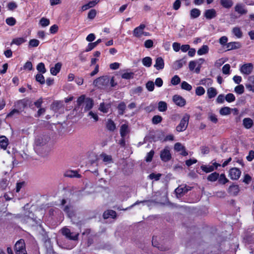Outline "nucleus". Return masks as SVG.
<instances>
[{"instance_id":"473e14b6","label":"nucleus","mask_w":254,"mask_h":254,"mask_svg":"<svg viewBox=\"0 0 254 254\" xmlns=\"http://www.w3.org/2000/svg\"><path fill=\"white\" fill-rule=\"evenodd\" d=\"M208 46L204 45L198 50L197 53L198 55L201 56L208 53Z\"/></svg>"},{"instance_id":"052dcab7","label":"nucleus","mask_w":254,"mask_h":254,"mask_svg":"<svg viewBox=\"0 0 254 254\" xmlns=\"http://www.w3.org/2000/svg\"><path fill=\"white\" fill-rule=\"evenodd\" d=\"M222 72L224 74H228L230 73V65L229 64H225L223 67H222Z\"/></svg>"},{"instance_id":"423d86ee","label":"nucleus","mask_w":254,"mask_h":254,"mask_svg":"<svg viewBox=\"0 0 254 254\" xmlns=\"http://www.w3.org/2000/svg\"><path fill=\"white\" fill-rule=\"evenodd\" d=\"M62 233L66 238L70 240H77L78 238V234H76L73 235V233L71 232L69 229L67 228H64L62 230Z\"/></svg>"},{"instance_id":"6e6d98bb","label":"nucleus","mask_w":254,"mask_h":254,"mask_svg":"<svg viewBox=\"0 0 254 254\" xmlns=\"http://www.w3.org/2000/svg\"><path fill=\"white\" fill-rule=\"evenodd\" d=\"M235 91L239 94H242L244 92V87L242 84H240L235 88Z\"/></svg>"},{"instance_id":"e2e57ef3","label":"nucleus","mask_w":254,"mask_h":254,"mask_svg":"<svg viewBox=\"0 0 254 254\" xmlns=\"http://www.w3.org/2000/svg\"><path fill=\"white\" fill-rule=\"evenodd\" d=\"M96 14V10L94 9H92L88 13V18L90 19H93L95 17Z\"/></svg>"},{"instance_id":"9b49d317","label":"nucleus","mask_w":254,"mask_h":254,"mask_svg":"<svg viewBox=\"0 0 254 254\" xmlns=\"http://www.w3.org/2000/svg\"><path fill=\"white\" fill-rule=\"evenodd\" d=\"M173 101L176 105L180 107H183L186 104V100L178 95H175L173 97Z\"/></svg>"},{"instance_id":"37998d69","label":"nucleus","mask_w":254,"mask_h":254,"mask_svg":"<svg viewBox=\"0 0 254 254\" xmlns=\"http://www.w3.org/2000/svg\"><path fill=\"white\" fill-rule=\"evenodd\" d=\"M181 88L184 90H186L189 91H190L192 89L191 85L185 81H184L182 82Z\"/></svg>"},{"instance_id":"c756f323","label":"nucleus","mask_w":254,"mask_h":254,"mask_svg":"<svg viewBox=\"0 0 254 254\" xmlns=\"http://www.w3.org/2000/svg\"><path fill=\"white\" fill-rule=\"evenodd\" d=\"M208 97L212 99L216 96L217 94L216 89L214 87H210L207 90Z\"/></svg>"},{"instance_id":"680f3d73","label":"nucleus","mask_w":254,"mask_h":254,"mask_svg":"<svg viewBox=\"0 0 254 254\" xmlns=\"http://www.w3.org/2000/svg\"><path fill=\"white\" fill-rule=\"evenodd\" d=\"M134 73L133 72H125L122 75V77L126 79H130L133 77Z\"/></svg>"},{"instance_id":"f704fd0d","label":"nucleus","mask_w":254,"mask_h":254,"mask_svg":"<svg viewBox=\"0 0 254 254\" xmlns=\"http://www.w3.org/2000/svg\"><path fill=\"white\" fill-rule=\"evenodd\" d=\"M118 110L120 115H123L126 109V105L125 102H121L118 106Z\"/></svg>"},{"instance_id":"412c9836","label":"nucleus","mask_w":254,"mask_h":254,"mask_svg":"<svg viewBox=\"0 0 254 254\" xmlns=\"http://www.w3.org/2000/svg\"><path fill=\"white\" fill-rule=\"evenodd\" d=\"M235 10L241 15L246 14L248 12L242 3L237 4L235 6Z\"/></svg>"},{"instance_id":"3c124183","label":"nucleus","mask_w":254,"mask_h":254,"mask_svg":"<svg viewBox=\"0 0 254 254\" xmlns=\"http://www.w3.org/2000/svg\"><path fill=\"white\" fill-rule=\"evenodd\" d=\"M181 82V79L177 75H174L171 79V82L174 85H176L179 84Z\"/></svg>"},{"instance_id":"6ab92c4d","label":"nucleus","mask_w":254,"mask_h":254,"mask_svg":"<svg viewBox=\"0 0 254 254\" xmlns=\"http://www.w3.org/2000/svg\"><path fill=\"white\" fill-rule=\"evenodd\" d=\"M241 47V44L238 42H231L226 44L227 51L235 50Z\"/></svg>"},{"instance_id":"7c9ffc66","label":"nucleus","mask_w":254,"mask_h":254,"mask_svg":"<svg viewBox=\"0 0 254 254\" xmlns=\"http://www.w3.org/2000/svg\"><path fill=\"white\" fill-rule=\"evenodd\" d=\"M26 40L23 37H18L13 39L11 42V44H15L17 46H20L22 44L25 43Z\"/></svg>"},{"instance_id":"4c0bfd02","label":"nucleus","mask_w":254,"mask_h":254,"mask_svg":"<svg viewBox=\"0 0 254 254\" xmlns=\"http://www.w3.org/2000/svg\"><path fill=\"white\" fill-rule=\"evenodd\" d=\"M43 73H39L35 75V79L41 84H44L45 83V77L43 75Z\"/></svg>"},{"instance_id":"8fccbe9b","label":"nucleus","mask_w":254,"mask_h":254,"mask_svg":"<svg viewBox=\"0 0 254 254\" xmlns=\"http://www.w3.org/2000/svg\"><path fill=\"white\" fill-rule=\"evenodd\" d=\"M162 117L159 115L154 116L152 119V122L153 124L157 125L161 123L162 121Z\"/></svg>"},{"instance_id":"774afa93","label":"nucleus","mask_w":254,"mask_h":254,"mask_svg":"<svg viewBox=\"0 0 254 254\" xmlns=\"http://www.w3.org/2000/svg\"><path fill=\"white\" fill-rule=\"evenodd\" d=\"M144 46L146 48H151L153 46V42L152 40L148 39L145 41Z\"/></svg>"},{"instance_id":"7ed1b4c3","label":"nucleus","mask_w":254,"mask_h":254,"mask_svg":"<svg viewBox=\"0 0 254 254\" xmlns=\"http://www.w3.org/2000/svg\"><path fill=\"white\" fill-rule=\"evenodd\" d=\"M14 249L15 254H27L25 241L22 239L16 242Z\"/></svg>"},{"instance_id":"de8ad7c7","label":"nucleus","mask_w":254,"mask_h":254,"mask_svg":"<svg viewBox=\"0 0 254 254\" xmlns=\"http://www.w3.org/2000/svg\"><path fill=\"white\" fill-rule=\"evenodd\" d=\"M99 109L101 112L104 113H107L109 111V107L108 105L103 102L100 103Z\"/></svg>"},{"instance_id":"bb28decb","label":"nucleus","mask_w":254,"mask_h":254,"mask_svg":"<svg viewBox=\"0 0 254 254\" xmlns=\"http://www.w3.org/2000/svg\"><path fill=\"white\" fill-rule=\"evenodd\" d=\"M243 125L246 128L249 129L253 125V121L249 118H244L243 119Z\"/></svg>"},{"instance_id":"c85d7f7f","label":"nucleus","mask_w":254,"mask_h":254,"mask_svg":"<svg viewBox=\"0 0 254 254\" xmlns=\"http://www.w3.org/2000/svg\"><path fill=\"white\" fill-rule=\"evenodd\" d=\"M201 12L199 9L197 8H192L190 11V18L192 19L198 17L200 15Z\"/></svg>"},{"instance_id":"a211bd4d","label":"nucleus","mask_w":254,"mask_h":254,"mask_svg":"<svg viewBox=\"0 0 254 254\" xmlns=\"http://www.w3.org/2000/svg\"><path fill=\"white\" fill-rule=\"evenodd\" d=\"M103 217L105 219H108L110 217L115 218L117 217V213L113 210H107L103 213Z\"/></svg>"},{"instance_id":"cd10ccee","label":"nucleus","mask_w":254,"mask_h":254,"mask_svg":"<svg viewBox=\"0 0 254 254\" xmlns=\"http://www.w3.org/2000/svg\"><path fill=\"white\" fill-rule=\"evenodd\" d=\"M220 4L225 8H230L233 4L232 0H220Z\"/></svg>"},{"instance_id":"0eeeda50","label":"nucleus","mask_w":254,"mask_h":254,"mask_svg":"<svg viewBox=\"0 0 254 254\" xmlns=\"http://www.w3.org/2000/svg\"><path fill=\"white\" fill-rule=\"evenodd\" d=\"M191 190V187L185 185L184 187L182 186L178 187L175 189V192L177 197H182Z\"/></svg>"},{"instance_id":"2f4dec72","label":"nucleus","mask_w":254,"mask_h":254,"mask_svg":"<svg viewBox=\"0 0 254 254\" xmlns=\"http://www.w3.org/2000/svg\"><path fill=\"white\" fill-rule=\"evenodd\" d=\"M233 34L238 38H241L243 36V32L239 27H235L232 29Z\"/></svg>"},{"instance_id":"2eb2a0df","label":"nucleus","mask_w":254,"mask_h":254,"mask_svg":"<svg viewBox=\"0 0 254 254\" xmlns=\"http://www.w3.org/2000/svg\"><path fill=\"white\" fill-rule=\"evenodd\" d=\"M204 15L207 19H211L216 16L217 13L216 10L214 9L211 8L206 10L205 11Z\"/></svg>"},{"instance_id":"6e6552de","label":"nucleus","mask_w":254,"mask_h":254,"mask_svg":"<svg viewBox=\"0 0 254 254\" xmlns=\"http://www.w3.org/2000/svg\"><path fill=\"white\" fill-rule=\"evenodd\" d=\"M254 68L253 64L252 63H247L243 64L240 67V71L246 75L250 74Z\"/></svg>"},{"instance_id":"ddd939ff","label":"nucleus","mask_w":254,"mask_h":254,"mask_svg":"<svg viewBox=\"0 0 254 254\" xmlns=\"http://www.w3.org/2000/svg\"><path fill=\"white\" fill-rule=\"evenodd\" d=\"M145 28V25L144 24H141L139 26L135 28L133 31V36L137 38L141 37Z\"/></svg>"},{"instance_id":"79ce46f5","label":"nucleus","mask_w":254,"mask_h":254,"mask_svg":"<svg viewBox=\"0 0 254 254\" xmlns=\"http://www.w3.org/2000/svg\"><path fill=\"white\" fill-rule=\"evenodd\" d=\"M185 63V62H183V60L176 61L174 64V68L176 70L180 69L183 67Z\"/></svg>"},{"instance_id":"49530a36","label":"nucleus","mask_w":254,"mask_h":254,"mask_svg":"<svg viewBox=\"0 0 254 254\" xmlns=\"http://www.w3.org/2000/svg\"><path fill=\"white\" fill-rule=\"evenodd\" d=\"M225 98L226 101L228 103L234 102L236 99L235 96L232 93L227 94L225 97Z\"/></svg>"},{"instance_id":"5fc2aeb1","label":"nucleus","mask_w":254,"mask_h":254,"mask_svg":"<svg viewBox=\"0 0 254 254\" xmlns=\"http://www.w3.org/2000/svg\"><path fill=\"white\" fill-rule=\"evenodd\" d=\"M154 154V151L153 150H151L148 153H147L145 157V161L147 162H151L152 160Z\"/></svg>"},{"instance_id":"0e129e2a","label":"nucleus","mask_w":254,"mask_h":254,"mask_svg":"<svg viewBox=\"0 0 254 254\" xmlns=\"http://www.w3.org/2000/svg\"><path fill=\"white\" fill-rule=\"evenodd\" d=\"M86 100L85 96L84 95H81L77 99V104L78 106H80L82 103L85 102Z\"/></svg>"},{"instance_id":"1a4fd4ad","label":"nucleus","mask_w":254,"mask_h":254,"mask_svg":"<svg viewBox=\"0 0 254 254\" xmlns=\"http://www.w3.org/2000/svg\"><path fill=\"white\" fill-rule=\"evenodd\" d=\"M241 170L237 168H232L229 170V176L232 180H238L241 176Z\"/></svg>"},{"instance_id":"ea45409f","label":"nucleus","mask_w":254,"mask_h":254,"mask_svg":"<svg viewBox=\"0 0 254 254\" xmlns=\"http://www.w3.org/2000/svg\"><path fill=\"white\" fill-rule=\"evenodd\" d=\"M218 183L220 184L225 185L229 182L228 179L226 177L224 174H221L218 179Z\"/></svg>"},{"instance_id":"a18cd8bd","label":"nucleus","mask_w":254,"mask_h":254,"mask_svg":"<svg viewBox=\"0 0 254 254\" xmlns=\"http://www.w3.org/2000/svg\"><path fill=\"white\" fill-rule=\"evenodd\" d=\"M161 175H162L160 173L155 174L154 173H152L148 176V178L151 180H154L157 181L160 180Z\"/></svg>"},{"instance_id":"c9c22d12","label":"nucleus","mask_w":254,"mask_h":254,"mask_svg":"<svg viewBox=\"0 0 254 254\" xmlns=\"http://www.w3.org/2000/svg\"><path fill=\"white\" fill-rule=\"evenodd\" d=\"M219 176V173L215 172L209 175L207 177V180L210 182H215L218 180Z\"/></svg>"},{"instance_id":"f257e3e1","label":"nucleus","mask_w":254,"mask_h":254,"mask_svg":"<svg viewBox=\"0 0 254 254\" xmlns=\"http://www.w3.org/2000/svg\"><path fill=\"white\" fill-rule=\"evenodd\" d=\"M110 77L108 76H102L93 81V85L101 89H106L109 84Z\"/></svg>"},{"instance_id":"e433bc0d","label":"nucleus","mask_w":254,"mask_h":254,"mask_svg":"<svg viewBox=\"0 0 254 254\" xmlns=\"http://www.w3.org/2000/svg\"><path fill=\"white\" fill-rule=\"evenodd\" d=\"M142 64L146 67H150L152 64V59L149 57H146L142 59Z\"/></svg>"},{"instance_id":"b1692460","label":"nucleus","mask_w":254,"mask_h":254,"mask_svg":"<svg viewBox=\"0 0 254 254\" xmlns=\"http://www.w3.org/2000/svg\"><path fill=\"white\" fill-rule=\"evenodd\" d=\"M129 132L128 126L127 124H123L120 127V135L122 137H125Z\"/></svg>"},{"instance_id":"dca6fc26","label":"nucleus","mask_w":254,"mask_h":254,"mask_svg":"<svg viewBox=\"0 0 254 254\" xmlns=\"http://www.w3.org/2000/svg\"><path fill=\"white\" fill-rule=\"evenodd\" d=\"M240 190L238 185H231L228 190V193L233 196H236L239 192Z\"/></svg>"},{"instance_id":"864d4df0","label":"nucleus","mask_w":254,"mask_h":254,"mask_svg":"<svg viewBox=\"0 0 254 254\" xmlns=\"http://www.w3.org/2000/svg\"><path fill=\"white\" fill-rule=\"evenodd\" d=\"M39 41L37 39H31L29 42V46L30 47H37L39 46Z\"/></svg>"},{"instance_id":"9d476101","label":"nucleus","mask_w":254,"mask_h":254,"mask_svg":"<svg viewBox=\"0 0 254 254\" xmlns=\"http://www.w3.org/2000/svg\"><path fill=\"white\" fill-rule=\"evenodd\" d=\"M48 137L47 136H38L35 140V145L37 147L43 146L46 145L48 141Z\"/></svg>"},{"instance_id":"69168bd1","label":"nucleus","mask_w":254,"mask_h":254,"mask_svg":"<svg viewBox=\"0 0 254 254\" xmlns=\"http://www.w3.org/2000/svg\"><path fill=\"white\" fill-rule=\"evenodd\" d=\"M96 46H97L94 42H90L88 44L85 51L86 52H88L91 51L92 50H93Z\"/></svg>"},{"instance_id":"f3484780","label":"nucleus","mask_w":254,"mask_h":254,"mask_svg":"<svg viewBox=\"0 0 254 254\" xmlns=\"http://www.w3.org/2000/svg\"><path fill=\"white\" fill-rule=\"evenodd\" d=\"M62 66L61 63H57L55 64L54 67H52L50 68V72L53 75H57L60 72Z\"/></svg>"},{"instance_id":"4be33fe9","label":"nucleus","mask_w":254,"mask_h":254,"mask_svg":"<svg viewBox=\"0 0 254 254\" xmlns=\"http://www.w3.org/2000/svg\"><path fill=\"white\" fill-rule=\"evenodd\" d=\"M154 67L158 70H160L164 68V62L162 58L158 57L156 58Z\"/></svg>"},{"instance_id":"4468645a","label":"nucleus","mask_w":254,"mask_h":254,"mask_svg":"<svg viewBox=\"0 0 254 254\" xmlns=\"http://www.w3.org/2000/svg\"><path fill=\"white\" fill-rule=\"evenodd\" d=\"M64 176L68 178H80L81 177V175L78 173V171L71 170L66 171L64 173Z\"/></svg>"},{"instance_id":"09e8293b","label":"nucleus","mask_w":254,"mask_h":254,"mask_svg":"<svg viewBox=\"0 0 254 254\" xmlns=\"http://www.w3.org/2000/svg\"><path fill=\"white\" fill-rule=\"evenodd\" d=\"M146 88L149 91H153L154 89V83L151 80L147 81L146 83Z\"/></svg>"},{"instance_id":"f03ea898","label":"nucleus","mask_w":254,"mask_h":254,"mask_svg":"<svg viewBox=\"0 0 254 254\" xmlns=\"http://www.w3.org/2000/svg\"><path fill=\"white\" fill-rule=\"evenodd\" d=\"M31 104L32 101L29 98H25L15 101L14 103V107L16 108L20 113H21L28 105L31 107Z\"/></svg>"},{"instance_id":"a878e982","label":"nucleus","mask_w":254,"mask_h":254,"mask_svg":"<svg viewBox=\"0 0 254 254\" xmlns=\"http://www.w3.org/2000/svg\"><path fill=\"white\" fill-rule=\"evenodd\" d=\"M107 129L110 131H114L116 128L114 122L111 119H108L106 125Z\"/></svg>"},{"instance_id":"58836bf2","label":"nucleus","mask_w":254,"mask_h":254,"mask_svg":"<svg viewBox=\"0 0 254 254\" xmlns=\"http://www.w3.org/2000/svg\"><path fill=\"white\" fill-rule=\"evenodd\" d=\"M158 110L160 112H165L167 110V104L164 101H160L158 103Z\"/></svg>"},{"instance_id":"bf43d9fd","label":"nucleus","mask_w":254,"mask_h":254,"mask_svg":"<svg viewBox=\"0 0 254 254\" xmlns=\"http://www.w3.org/2000/svg\"><path fill=\"white\" fill-rule=\"evenodd\" d=\"M23 69L24 70H31L33 69V65L31 62L27 61L25 63V64L23 65Z\"/></svg>"},{"instance_id":"c03bdc74","label":"nucleus","mask_w":254,"mask_h":254,"mask_svg":"<svg viewBox=\"0 0 254 254\" xmlns=\"http://www.w3.org/2000/svg\"><path fill=\"white\" fill-rule=\"evenodd\" d=\"M231 113V109L228 107H222L220 110L221 115H228Z\"/></svg>"},{"instance_id":"39448f33","label":"nucleus","mask_w":254,"mask_h":254,"mask_svg":"<svg viewBox=\"0 0 254 254\" xmlns=\"http://www.w3.org/2000/svg\"><path fill=\"white\" fill-rule=\"evenodd\" d=\"M160 158L163 162H167L172 158V155L168 147H165L160 152Z\"/></svg>"},{"instance_id":"13d9d810","label":"nucleus","mask_w":254,"mask_h":254,"mask_svg":"<svg viewBox=\"0 0 254 254\" xmlns=\"http://www.w3.org/2000/svg\"><path fill=\"white\" fill-rule=\"evenodd\" d=\"M205 93V89L202 86L197 87L195 89V94L197 96H201Z\"/></svg>"},{"instance_id":"393cba45","label":"nucleus","mask_w":254,"mask_h":254,"mask_svg":"<svg viewBox=\"0 0 254 254\" xmlns=\"http://www.w3.org/2000/svg\"><path fill=\"white\" fill-rule=\"evenodd\" d=\"M8 145V139L5 136H0V147L4 150L7 148Z\"/></svg>"},{"instance_id":"a19ab883","label":"nucleus","mask_w":254,"mask_h":254,"mask_svg":"<svg viewBox=\"0 0 254 254\" xmlns=\"http://www.w3.org/2000/svg\"><path fill=\"white\" fill-rule=\"evenodd\" d=\"M37 70L41 73H45L46 72L45 64L43 63H40L37 65Z\"/></svg>"},{"instance_id":"4d7b16f0","label":"nucleus","mask_w":254,"mask_h":254,"mask_svg":"<svg viewBox=\"0 0 254 254\" xmlns=\"http://www.w3.org/2000/svg\"><path fill=\"white\" fill-rule=\"evenodd\" d=\"M50 20L45 17H42L40 20V24L43 27H46L50 24Z\"/></svg>"},{"instance_id":"72a5a7b5","label":"nucleus","mask_w":254,"mask_h":254,"mask_svg":"<svg viewBox=\"0 0 254 254\" xmlns=\"http://www.w3.org/2000/svg\"><path fill=\"white\" fill-rule=\"evenodd\" d=\"M200 168L203 172L206 173L211 172L214 170L213 165H202L201 166Z\"/></svg>"},{"instance_id":"20e7f679","label":"nucleus","mask_w":254,"mask_h":254,"mask_svg":"<svg viewBox=\"0 0 254 254\" xmlns=\"http://www.w3.org/2000/svg\"><path fill=\"white\" fill-rule=\"evenodd\" d=\"M190 116L185 115L181 119L179 124L176 127V130L178 132H182L186 129L188 127Z\"/></svg>"},{"instance_id":"5701e85b","label":"nucleus","mask_w":254,"mask_h":254,"mask_svg":"<svg viewBox=\"0 0 254 254\" xmlns=\"http://www.w3.org/2000/svg\"><path fill=\"white\" fill-rule=\"evenodd\" d=\"M94 105L93 100L90 98H87L85 101L84 111L91 109Z\"/></svg>"},{"instance_id":"338daca9","label":"nucleus","mask_w":254,"mask_h":254,"mask_svg":"<svg viewBox=\"0 0 254 254\" xmlns=\"http://www.w3.org/2000/svg\"><path fill=\"white\" fill-rule=\"evenodd\" d=\"M20 112L16 108L12 109L9 113L6 115V118H9L12 117L15 114H20Z\"/></svg>"},{"instance_id":"aec40b11","label":"nucleus","mask_w":254,"mask_h":254,"mask_svg":"<svg viewBox=\"0 0 254 254\" xmlns=\"http://www.w3.org/2000/svg\"><path fill=\"white\" fill-rule=\"evenodd\" d=\"M99 2V0H93L89 1L87 3L84 4L81 7L82 11L86 10L90 8L93 7Z\"/></svg>"},{"instance_id":"603ef678","label":"nucleus","mask_w":254,"mask_h":254,"mask_svg":"<svg viewBox=\"0 0 254 254\" xmlns=\"http://www.w3.org/2000/svg\"><path fill=\"white\" fill-rule=\"evenodd\" d=\"M6 23L9 26H13L16 24V20L14 17H8L5 20Z\"/></svg>"},{"instance_id":"f8f14e48","label":"nucleus","mask_w":254,"mask_h":254,"mask_svg":"<svg viewBox=\"0 0 254 254\" xmlns=\"http://www.w3.org/2000/svg\"><path fill=\"white\" fill-rule=\"evenodd\" d=\"M63 211L66 213L67 216L70 219L75 215L73 207L71 205H65L63 209Z\"/></svg>"}]
</instances>
